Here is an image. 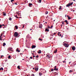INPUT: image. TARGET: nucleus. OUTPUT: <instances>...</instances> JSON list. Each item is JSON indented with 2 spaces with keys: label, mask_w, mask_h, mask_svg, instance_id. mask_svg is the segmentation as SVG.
Segmentation results:
<instances>
[{
  "label": "nucleus",
  "mask_w": 76,
  "mask_h": 76,
  "mask_svg": "<svg viewBox=\"0 0 76 76\" xmlns=\"http://www.w3.org/2000/svg\"><path fill=\"white\" fill-rule=\"evenodd\" d=\"M14 36L15 38H17V37H18V36H19V34L18 32H15L14 33Z\"/></svg>",
  "instance_id": "nucleus-1"
},
{
  "label": "nucleus",
  "mask_w": 76,
  "mask_h": 76,
  "mask_svg": "<svg viewBox=\"0 0 76 76\" xmlns=\"http://www.w3.org/2000/svg\"><path fill=\"white\" fill-rule=\"evenodd\" d=\"M73 4V3L72 2L71 3H69L68 4H67L66 5V7H69V6H72V4Z\"/></svg>",
  "instance_id": "nucleus-2"
},
{
  "label": "nucleus",
  "mask_w": 76,
  "mask_h": 76,
  "mask_svg": "<svg viewBox=\"0 0 76 76\" xmlns=\"http://www.w3.org/2000/svg\"><path fill=\"white\" fill-rule=\"evenodd\" d=\"M64 45L65 47H68L69 46V44L66 43H64Z\"/></svg>",
  "instance_id": "nucleus-3"
},
{
  "label": "nucleus",
  "mask_w": 76,
  "mask_h": 76,
  "mask_svg": "<svg viewBox=\"0 0 76 76\" xmlns=\"http://www.w3.org/2000/svg\"><path fill=\"white\" fill-rule=\"evenodd\" d=\"M39 27L40 28H42V25L41 24H39Z\"/></svg>",
  "instance_id": "nucleus-4"
},
{
  "label": "nucleus",
  "mask_w": 76,
  "mask_h": 76,
  "mask_svg": "<svg viewBox=\"0 0 76 76\" xmlns=\"http://www.w3.org/2000/svg\"><path fill=\"white\" fill-rule=\"evenodd\" d=\"M75 49H76V48L75 47L73 46L72 47V49L73 51H75Z\"/></svg>",
  "instance_id": "nucleus-5"
},
{
  "label": "nucleus",
  "mask_w": 76,
  "mask_h": 76,
  "mask_svg": "<svg viewBox=\"0 0 76 76\" xmlns=\"http://www.w3.org/2000/svg\"><path fill=\"white\" fill-rule=\"evenodd\" d=\"M64 22L66 23V25H68V24H69V21H68L67 20H64Z\"/></svg>",
  "instance_id": "nucleus-6"
},
{
  "label": "nucleus",
  "mask_w": 76,
  "mask_h": 76,
  "mask_svg": "<svg viewBox=\"0 0 76 76\" xmlns=\"http://www.w3.org/2000/svg\"><path fill=\"white\" fill-rule=\"evenodd\" d=\"M56 66H55V68H54V70H56V71H57L58 70V69L56 68Z\"/></svg>",
  "instance_id": "nucleus-7"
},
{
  "label": "nucleus",
  "mask_w": 76,
  "mask_h": 76,
  "mask_svg": "<svg viewBox=\"0 0 76 76\" xmlns=\"http://www.w3.org/2000/svg\"><path fill=\"white\" fill-rule=\"evenodd\" d=\"M38 54H41L42 53V51L41 50H39V51L37 52Z\"/></svg>",
  "instance_id": "nucleus-8"
},
{
  "label": "nucleus",
  "mask_w": 76,
  "mask_h": 76,
  "mask_svg": "<svg viewBox=\"0 0 76 76\" xmlns=\"http://www.w3.org/2000/svg\"><path fill=\"white\" fill-rule=\"evenodd\" d=\"M36 47V46L35 45H33L32 46V49H33V48H35Z\"/></svg>",
  "instance_id": "nucleus-9"
},
{
  "label": "nucleus",
  "mask_w": 76,
  "mask_h": 76,
  "mask_svg": "<svg viewBox=\"0 0 76 76\" xmlns=\"http://www.w3.org/2000/svg\"><path fill=\"white\" fill-rule=\"evenodd\" d=\"M46 57H48V58H51V56H50L48 55H47Z\"/></svg>",
  "instance_id": "nucleus-10"
},
{
  "label": "nucleus",
  "mask_w": 76,
  "mask_h": 76,
  "mask_svg": "<svg viewBox=\"0 0 76 76\" xmlns=\"http://www.w3.org/2000/svg\"><path fill=\"white\" fill-rule=\"evenodd\" d=\"M67 17L68 18V20H70V19H71V18H70V17H69V15H67Z\"/></svg>",
  "instance_id": "nucleus-11"
},
{
  "label": "nucleus",
  "mask_w": 76,
  "mask_h": 76,
  "mask_svg": "<svg viewBox=\"0 0 76 76\" xmlns=\"http://www.w3.org/2000/svg\"><path fill=\"white\" fill-rule=\"evenodd\" d=\"M12 49L13 48H10L8 49V50H9V51H11Z\"/></svg>",
  "instance_id": "nucleus-12"
},
{
  "label": "nucleus",
  "mask_w": 76,
  "mask_h": 76,
  "mask_svg": "<svg viewBox=\"0 0 76 76\" xmlns=\"http://www.w3.org/2000/svg\"><path fill=\"white\" fill-rule=\"evenodd\" d=\"M29 7H31V6H32V4L29 3Z\"/></svg>",
  "instance_id": "nucleus-13"
},
{
  "label": "nucleus",
  "mask_w": 76,
  "mask_h": 76,
  "mask_svg": "<svg viewBox=\"0 0 76 76\" xmlns=\"http://www.w3.org/2000/svg\"><path fill=\"white\" fill-rule=\"evenodd\" d=\"M38 70V68L37 67V68H35V71H37Z\"/></svg>",
  "instance_id": "nucleus-14"
},
{
  "label": "nucleus",
  "mask_w": 76,
  "mask_h": 76,
  "mask_svg": "<svg viewBox=\"0 0 76 76\" xmlns=\"http://www.w3.org/2000/svg\"><path fill=\"white\" fill-rule=\"evenodd\" d=\"M16 51H17V52H18V53H19V52H20V51H19V49L18 48L17 49Z\"/></svg>",
  "instance_id": "nucleus-15"
},
{
  "label": "nucleus",
  "mask_w": 76,
  "mask_h": 76,
  "mask_svg": "<svg viewBox=\"0 0 76 76\" xmlns=\"http://www.w3.org/2000/svg\"><path fill=\"white\" fill-rule=\"evenodd\" d=\"M45 31H46V32H49V30L47 29V28L45 30Z\"/></svg>",
  "instance_id": "nucleus-16"
},
{
  "label": "nucleus",
  "mask_w": 76,
  "mask_h": 76,
  "mask_svg": "<svg viewBox=\"0 0 76 76\" xmlns=\"http://www.w3.org/2000/svg\"><path fill=\"white\" fill-rule=\"evenodd\" d=\"M15 28L16 29H18V27L17 26H15Z\"/></svg>",
  "instance_id": "nucleus-17"
},
{
  "label": "nucleus",
  "mask_w": 76,
  "mask_h": 76,
  "mask_svg": "<svg viewBox=\"0 0 76 76\" xmlns=\"http://www.w3.org/2000/svg\"><path fill=\"white\" fill-rule=\"evenodd\" d=\"M3 16H6V12H3Z\"/></svg>",
  "instance_id": "nucleus-18"
},
{
  "label": "nucleus",
  "mask_w": 76,
  "mask_h": 76,
  "mask_svg": "<svg viewBox=\"0 0 76 76\" xmlns=\"http://www.w3.org/2000/svg\"><path fill=\"white\" fill-rule=\"evenodd\" d=\"M57 51V49H56L54 51V53H56Z\"/></svg>",
  "instance_id": "nucleus-19"
},
{
  "label": "nucleus",
  "mask_w": 76,
  "mask_h": 76,
  "mask_svg": "<svg viewBox=\"0 0 76 76\" xmlns=\"http://www.w3.org/2000/svg\"><path fill=\"white\" fill-rule=\"evenodd\" d=\"M50 35L51 37H53L54 35L52 33L50 34Z\"/></svg>",
  "instance_id": "nucleus-20"
},
{
  "label": "nucleus",
  "mask_w": 76,
  "mask_h": 76,
  "mask_svg": "<svg viewBox=\"0 0 76 76\" xmlns=\"http://www.w3.org/2000/svg\"><path fill=\"white\" fill-rule=\"evenodd\" d=\"M59 7L60 8H59V10H61V9H62V8H61V6H60Z\"/></svg>",
  "instance_id": "nucleus-21"
},
{
  "label": "nucleus",
  "mask_w": 76,
  "mask_h": 76,
  "mask_svg": "<svg viewBox=\"0 0 76 76\" xmlns=\"http://www.w3.org/2000/svg\"><path fill=\"white\" fill-rule=\"evenodd\" d=\"M18 69H20V66H18L17 67Z\"/></svg>",
  "instance_id": "nucleus-22"
},
{
  "label": "nucleus",
  "mask_w": 76,
  "mask_h": 76,
  "mask_svg": "<svg viewBox=\"0 0 76 76\" xmlns=\"http://www.w3.org/2000/svg\"><path fill=\"white\" fill-rule=\"evenodd\" d=\"M6 45V43H3V46H5Z\"/></svg>",
  "instance_id": "nucleus-23"
},
{
  "label": "nucleus",
  "mask_w": 76,
  "mask_h": 76,
  "mask_svg": "<svg viewBox=\"0 0 76 76\" xmlns=\"http://www.w3.org/2000/svg\"><path fill=\"white\" fill-rule=\"evenodd\" d=\"M61 23H62V25H64V21H62L61 22Z\"/></svg>",
  "instance_id": "nucleus-24"
},
{
  "label": "nucleus",
  "mask_w": 76,
  "mask_h": 76,
  "mask_svg": "<svg viewBox=\"0 0 76 76\" xmlns=\"http://www.w3.org/2000/svg\"><path fill=\"white\" fill-rule=\"evenodd\" d=\"M50 70L51 72H53V71H54V69L52 68Z\"/></svg>",
  "instance_id": "nucleus-25"
},
{
  "label": "nucleus",
  "mask_w": 76,
  "mask_h": 76,
  "mask_svg": "<svg viewBox=\"0 0 76 76\" xmlns=\"http://www.w3.org/2000/svg\"><path fill=\"white\" fill-rule=\"evenodd\" d=\"M39 74L40 76H41V75H42V73H39Z\"/></svg>",
  "instance_id": "nucleus-26"
},
{
  "label": "nucleus",
  "mask_w": 76,
  "mask_h": 76,
  "mask_svg": "<svg viewBox=\"0 0 76 76\" xmlns=\"http://www.w3.org/2000/svg\"><path fill=\"white\" fill-rule=\"evenodd\" d=\"M4 56L3 55H1V57L0 58H3V57Z\"/></svg>",
  "instance_id": "nucleus-27"
},
{
  "label": "nucleus",
  "mask_w": 76,
  "mask_h": 76,
  "mask_svg": "<svg viewBox=\"0 0 76 76\" xmlns=\"http://www.w3.org/2000/svg\"><path fill=\"white\" fill-rule=\"evenodd\" d=\"M9 20H12V18H9Z\"/></svg>",
  "instance_id": "nucleus-28"
},
{
  "label": "nucleus",
  "mask_w": 76,
  "mask_h": 76,
  "mask_svg": "<svg viewBox=\"0 0 76 76\" xmlns=\"http://www.w3.org/2000/svg\"><path fill=\"white\" fill-rule=\"evenodd\" d=\"M41 0H39V3H41Z\"/></svg>",
  "instance_id": "nucleus-29"
},
{
  "label": "nucleus",
  "mask_w": 76,
  "mask_h": 76,
  "mask_svg": "<svg viewBox=\"0 0 76 76\" xmlns=\"http://www.w3.org/2000/svg\"><path fill=\"white\" fill-rule=\"evenodd\" d=\"M39 57V56H38V55H37V56H36L35 57H36V58H38V57Z\"/></svg>",
  "instance_id": "nucleus-30"
},
{
  "label": "nucleus",
  "mask_w": 76,
  "mask_h": 76,
  "mask_svg": "<svg viewBox=\"0 0 76 76\" xmlns=\"http://www.w3.org/2000/svg\"><path fill=\"white\" fill-rule=\"evenodd\" d=\"M60 32H58V36H59V35H60Z\"/></svg>",
  "instance_id": "nucleus-31"
},
{
  "label": "nucleus",
  "mask_w": 76,
  "mask_h": 76,
  "mask_svg": "<svg viewBox=\"0 0 76 76\" xmlns=\"http://www.w3.org/2000/svg\"><path fill=\"white\" fill-rule=\"evenodd\" d=\"M0 68L1 70H3V67H1Z\"/></svg>",
  "instance_id": "nucleus-32"
},
{
  "label": "nucleus",
  "mask_w": 76,
  "mask_h": 76,
  "mask_svg": "<svg viewBox=\"0 0 76 76\" xmlns=\"http://www.w3.org/2000/svg\"><path fill=\"white\" fill-rule=\"evenodd\" d=\"M2 38H3V37H1L0 38V40L1 41L2 40Z\"/></svg>",
  "instance_id": "nucleus-33"
},
{
  "label": "nucleus",
  "mask_w": 76,
  "mask_h": 76,
  "mask_svg": "<svg viewBox=\"0 0 76 76\" xmlns=\"http://www.w3.org/2000/svg\"><path fill=\"white\" fill-rule=\"evenodd\" d=\"M39 40H40V41H42V39L40 38H39Z\"/></svg>",
  "instance_id": "nucleus-34"
},
{
  "label": "nucleus",
  "mask_w": 76,
  "mask_h": 76,
  "mask_svg": "<svg viewBox=\"0 0 76 76\" xmlns=\"http://www.w3.org/2000/svg\"><path fill=\"white\" fill-rule=\"evenodd\" d=\"M48 12H46L45 13V15H47V14H48Z\"/></svg>",
  "instance_id": "nucleus-35"
},
{
  "label": "nucleus",
  "mask_w": 76,
  "mask_h": 76,
  "mask_svg": "<svg viewBox=\"0 0 76 76\" xmlns=\"http://www.w3.org/2000/svg\"><path fill=\"white\" fill-rule=\"evenodd\" d=\"M73 72V71H72V70H70L69 71V72L70 73H71V72Z\"/></svg>",
  "instance_id": "nucleus-36"
},
{
  "label": "nucleus",
  "mask_w": 76,
  "mask_h": 76,
  "mask_svg": "<svg viewBox=\"0 0 76 76\" xmlns=\"http://www.w3.org/2000/svg\"><path fill=\"white\" fill-rule=\"evenodd\" d=\"M31 76H35V75H34V74H32Z\"/></svg>",
  "instance_id": "nucleus-37"
},
{
  "label": "nucleus",
  "mask_w": 76,
  "mask_h": 76,
  "mask_svg": "<svg viewBox=\"0 0 76 76\" xmlns=\"http://www.w3.org/2000/svg\"><path fill=\"white\" fill-rule=\"evenodd\" d=\"M15 17H16V18H18V17H17V15H15Z\"/></svg>",
  "instance_id": "nucleus-38"
},
{
  "label": "nucleus",
  "mask_w": 76,
  "mask_h": 76,
  "mask_svg": "<svg viewBox=\"0 0 76 76\" xmlns=\"http://www.w3.org/2000/svg\"><path fill=\"white\" fill-rule=\"evenodd\" d=\"M1 26H2V25H0V28H1Z\"/></svg>",
  "instance_id": "nucleus-39"
},
{
  "label": "nucleus",
  "mask_w": 76,
  "mask_h": 76,
  "mask_svg": "<svg viewBox=\"0 0 76 76\" xmlns=\"http://www.w3.org/2000/svg\"><path fill=\"white\" fill-rule=\"evenodd\" d=\"M10 56H8V58H10Z\"/></svg>",
  "instance_id": "nucleus-40"
},
{
  "label": "nucleus",
  "mask_w": 76,
  "mask_h": 76,
  "mask_svg": "<svg viewBox=\"0 0 76 76\" xmlns=\"http://www.w3.org/2000/svg\"><path fill=\"white\" fill-rule=\"evenodd\" d=\"M1 35L0 36V38H1V37H2V35H3L2 34H1Z\"/></svg>",
  "instance_id": "nucleus-41"
},
{
  "label": "nucleus",
  "mask_w": 76,
  "mask_h": 76,
  "mask_svg": "<svg viewBox=\"0 0 76 76\" xmlns=\"http://www.w3.org/2000/svg\"><path fill=\"white\" fill-rule=\"evenodd\" d=\"M2 26H5V25L4 24H3V25H2Z\"/></svg>",
  "instance_id": "nucleus-42"
},
{
  "label": "nucleus",
  "mask_w": 76,
  "mask_h": 76,
  "mask_svg": "<svg viewBox=\"0 0 76 76\" xmlns=\"http://www.w3.org/2000/svg\"><path fill=\"white\" fill-rule=\"evenodd\" d=\"M53 25H52V26L50 27V28H53Z\"/></svg>",
  "instance_id": "nucleus-43"
},
{
  "label": "nucleus",
  "mask_w": 76,
  "mask_h": 76,
  "mask_svg": "<svg viewBox=\"0 0 76 76\" xmlns=\"http://www.w3.org/2000/svg\"><path fill=\"white\" fill-rule=\"evenodd\" d=\"M48 28H51V27L49 26H48Z\"/></svg>",
  "instance_id": "nucleus-44"
},
{
  "label": "nucleus",
  "mask_w": 76,
  "mask_h": 76,
  "mask_svg": "<svg viewBox=\"0 0 76 76\" xmlns=\"http://www.w3.org/2000/svg\"><path fill=\"white\" fill-rule=\"evenodd\" d=\"M53 35H56V33H54L53 34Z\"/></svg>",
  "instance_id": "nucleus-45"
},
{
  "label": "nucleus",
  "mask_w": 76,
  "mask_h": 76,
  "mask_svg": "<svg viewBox=\"0 0 76 76\" xmlns=\"http://www.w3.org/2000/svg\"><path fill=\"white\" fill-rule=\"evenodd\" d=\"M14 1V0H11V2H12V1Z\"/></svg>",
  "instance_id": "nucleus-46"
},
{
  "label": "nucleus",
  "mask_w": 76,
  "mask_h": 76,
  "mask_svg": "<svg viewBox=\"0 0 76 76\" xmlns=\"http://www.w3.org/2000/svg\"><path fill=\"white\" fill-rule=\"evenodd\" d=\"M59 37H60V36H61V34L60 35H59Z\"/></svg>",
  "instance_id": "nucleus-47"
},
{
  "label": "nucleus",
  "mask_w": 76,
  "mask_h": 76,
  "mask_svg": "<svg viewBox=\"0 0 76 76\" xmlns=\"http://www.w3.org/2000/svg\"><path fill=\"white\" fill-rule=\"evenodd\" d=\"M30 58H31V59H32V57H30Z\"/></svg>",
  "instance_id": "nucleus-48"
},
{
  "label": "nucleus",
  "mask_w": 76,
  "mask_h": 76,
  "mask_svg": "<svg viewBox=\"0 0 76 76\" xmlns=\"http://www.w3.org/2000/svg\"><path fill=\"white\" fill-rule=\"evenodd\" d=\"M15 4H16V5H17V4H18L17 3H15Z\"/></svg>",
  "instance_id": "nucleus-49"
},
{
  "label": "nucleus",
  "mask_w": 76,
  "mask_h": 76,
  "mask_svg": "<svg viewBox=\"0 0 76 76\" xmlns=\"http://www.w3.org/2000/svg\"><path fill=\"white\" fill-rule=\"evenodd\" d=\"M31 54H32V55H34V53H31Z\"/></svg>",
  "instance_id": "nucleus-50"
},
{
  "label": "nucleus",
  "mask_w": 76,
  "mask_h": 76,
  "mask_svg": "<svg viewBox=\"0 0 76 76\" xmlns=\"http://www.w3.org/2000/svg\"><path fill=\"white\" fill-rule=\"evenodd\" d=\"M63 63H64L66 62H65V61H63Z\"/></svg>",
  "instance_id": "nucleus-51"
},
{
  "label": "nucleus",
  "mask_w": 76,
  "mask_h": 76,
  "mask_svg": "<svg viewBox=\"0 0 76 76\" xmlns=\"http://www.w3.org/2000/svg\"><path fill=\"white\" fill-rule=\"evenodd\" d=\"M63 36L62 35L61 36V38H63Z\"/></svg>",
  "instance_id": "nucleus-52"
},
{
  "label": "nucleus",
  "mask_w": 76,
  "mask_h": 76,
  "mask_svg": "<svg viewBox=\"0 0 76 76\" xmlns=\"http://www.w3.org/2000/svg\"><path fill=\"white\" fill-rule=\"evenodd\" d=\"M24 26L23 25V28H24Z\"/></svg>",
  "instance_id": "nucleus-53"
},
{
  "label": "nucleus",
  "mask_w": 76,
  "mask_h": 76,
  "mask_svg": "<svg viewBox=\"0 0 76 76\" xmlns=\"http://www.w3.org/2000/svg\"><path fill=\"white\" fill-rule=\"evenodd\" d=\"M61 27H62V26H63V24L61 25Z\"/></svg>",
  "instance_id": "nucleus-54"
},
{
  "label": "nucleus",
  "mask_w": 76,
  "mask_h": 76,
  "mask_svg": "<svg viewBox=\"0 0 76 76\" xmlns=\"http://www.w3.org/2000/svg\"><path fill=\"white\" fill-rule=\"evenodd\" d=\"M54 74H55V73H57V72H54Z\"/></svg>",
  "instance_id": "nucleus-55"
},
{
  "label": "nucleus",
  "mask_w": 76,
  "mask_h": 76,
  "mask_svg": "<svg viewBox=\"0 0 76 76\" xmlns=\"http://www.w3.org/2000/svg\"><path fill=\"white\" fill-rule=\"evenodd\" d=\"M70 63H71V62H69V64H70Z\"/></svg>",
  "instance_id": "nucleus-56"
},
{
  "label": "nucleus",
  "mask_w": 76,
  "mask_h": 76,
  "mask_svg": "<svg viewBox=\"0 0 76 76\" xmlns=\"http://www.w3.org/2000/svg\"><path fill=\"white\" fill-rule=\"evenodd\" d=\"M31 30H32V29H30V31H31Z\"/></svg>",
  "instance_id": "nucleus-57"
},
{
  "label": "nucleus",
  "mask_w": 76,
  "mask_h": 76,
  "mask_svg": "<svg viewBox=\"0 0 76 76\" xmlns=\"http://www.w3.org/2000/svg\"><path fill=\"white\" fill-rule=\"evenodd\" d=\"M35 57V56H33V57Z\"/></svg>",
  "instance_id": "nucleus-58"
},
{
  "label": "nucleus",
  "mask_w": 76,
  "mask_h": 76,
  "mask_svg": "<svg viewBox=\"0 0 76 76\" xmlns=\"http://www.w3.org/2000/svg\"><path fill=\"white\" fill-rule=\"evenodd\" d=\"M1 34V35H3V34H4V33H2V34Z\"/></svg>",
  "instance_id": "nucleus-59"
},
{
  "label": "nucleus",
  "mask_w": 76,
  "mask_h": 76,
  "mask_svg": "<svg viewBox=\"0 0 76 76\" xmlns=\"http://www.w3.org/2000/svg\"><path fill=\"white\" fill-rule=\"evenodd\" d=\"M20 54L22 55V54H22V53H20Z\"/></svg>",
  "instance_id": "nucleus-60"
},
{
  "label": "nucleus",
  "mask_w": 76,
  "mask_h": 76,
  "mask_svg": "<svg viewBox=\"0 0 76 76\" xmlns=\"http://www.w3.org/2000/svg\"><path fill=\"white\" fill-rule=\"evenodd\" d=\"M45 23H47V22H45Z\"/></svg>",
  "instance_id": "nucleus-61"
},
{
  "label": "nucleus",
  "mask_w": 76,
  "mask_h": 76,
  "mask_svg": "<svg viewBox=\"0 0 76 76\" xmlns=\"http://www.w3.org/2000/svg\"><path fill=\"white\" fill-rule=\"evenodd\" d=\"M65 17L66 18V15H65Z\"/></svg>",
  "instance_id": "nucleus-62"
},
{
  "label": "nucleus",
  "mask_w": 76,
  "mask_h": 76,
  "mask_svg": "<svg viewBox=\"0 0 76 76\" xmlns=\"http://www.w3.org/2000/svg\"><path fill=\"white\" fill-rule=\"evenodd\" d=\"M73 0V1H75V0Z\"/></svg>",
  "instance_id": "nucleus-63"
},
{
  "label": "nucleus",
  "mask_w": 76,
  "mask_h": 76,
  "mask_svg": "<svg viewBox=\"0 0 76 76\" xmlns=\"http://www.w3.org/2000/svg\"><path fill=\"white\" fill-rule=\"evenodd\" d=\"M33 52H35V51H33Z\"/></svg>",
  "instance_id": "nucleus-64"
}]
</instances>
